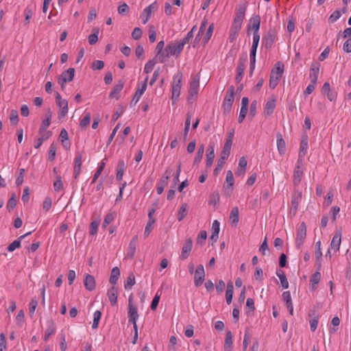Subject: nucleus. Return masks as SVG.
<instances>
[{
  "label": "nucleus",
  "mask_w": 351,
  "mask_h": 351,
  "mask_svg": "<svg viewBox=\"0 0 351 351\" xmlns=\"http://www.w3.org/2000/svg\"><path fill=\"white\" fill-rule=\"evenodd\" d=\"M340 37L343 38H351V27L346 28L343 32H339L337 34V38L339 39Z\"/></svg>",
  "instance_id": "338daca9"
},
{
  "label": "nucleus",
  "mask_w": 351,
  "mask_h": 351,
  "mask_svg": "<svg viewBox=\"0 0 351 351\" xmlns=\"http://www.w3.org/2000/svg\"><path fill=\"white\" fill-rule=\"evenodd\" d=\"M38 306V301L35 298H32L29 304V312L30 316H32L35 312V310Z\"/></svg>",
  "instance_id": "69168bd1"
},
{
  "label": "nucleus",
  "mask_w": 351,
  "mask_h": 351,
  "mask_svg": "<svg viewBox=\"0 0 351 351\" xmlns=\"http://www.w3.org/2000/svg\"><path fill=\"white\" fill-rule=\"evenodd\" d=\"M164 47H165V42L163 40H161L158 43L156 47V52L157 53V56L158 57L160 62L162 58V55L165 54V49L163 51Z\"/></svg>",
  "instance_id": "c03bdc74"
},
{
  "label": "nucleus",
  "mask_w": 351,
  "mask_h": 351,
  "mask_svg": "<svg viewBox=\"0 0 351 351\" xmlns=\"http://www.w3.org/2000/svg\"><path fill=\"white\" fill-rule=\"evenodd\" d=\"M283 71H284V65L280 62H276L274 68L271 70V72H274L276 75H277L280 77H282Z\"/></svg>",
  "instance_id": "37998d69"
},
{
  "label": "nucleus",
  "mask_w": 351,
  "mask_h": 351,
  "mask_svg": "<svg viewBox=\"0 0 351 351\" xmlns=\"http://www.w3.org/2000/svg\"><path fill=\"white\" fill-rule=\"evenodd\" d=\"M276 99L274 96L270 97L267 101L265 107L264 112L267 115L271 114L276 108Z\"/></svg>",
  "instance_id": "aec40b11"
},
{
  "label": "nucleus",
  "mask_w": 351,
  "mask_h": 351,
  "mask_svg": "<svg viewBox=\"0 0 351 351\" xmlns=\"http://www.w3.org/2000/svg\"><path fill=\"white\" fill-rule=\"evenodd\" d=\"M319 72V66L318 64H312L310 69L309 77L311 79V82L313 83H317L318 75Z\"/></svg>",
  "instance_id": "393cba45"
},
{
  "label": "nucleus",
  "mask_w": 351,
  "mask_h": 351,
  "mask_svg": "<svg viewBox=\"0 0 351 351\" xmlns=\"http://www.w3.org/2000/svg\"><path fill=\"white\" fill-rule=\"evenodd\" d=\"M31 234V232H27L22 236H21L20 237H19L18 239H16L14 240L12 243H11L8 246V250L9 252H13L14 251L16 248H19L20 246H21V240L23 239V238H25L26 236L29 235Z\"/></svg>",
  "instance_id": "c756f323"
},
{
  "label": "nucleus",
  "mask_w": 351,
  "mask_h": 351,
  "mask_svg": "<svg viewBox=\"0 0 351 351\" xmlns=\"http://www.w3.org/2000/svg\"><path fill=\"white\" fill-rule=\"evenodd\" d=\"M192 247H193V241H192L191 239H190V238L186 239L184 241L183 246H182L181 254L180 256V258L181 260H185L189 257L190 252L191 251Z\"/></svg>",
  "instance_id": "ddd939ff"
},
{
  "label": "nucleus",
  "mask_w": 351,
  "mask_h": 351,
  "mask_svg": "<svg viewBox=\"0 0 351 351\" xmlns=\"http://www.w3.org/2000/svg\"><path fill=\"white\" fill-rule=\"evenodd\" d=\"M15 322L16 324L19 326H21L23 322H24V312L23 311L21 310L18 312L16 317H15Z\"/></svg>",
  "instance_id": "774afa93"
},
{
  "label": "nucleus",
  "mask_w": 351,
  "mask_h": 351,
  "mask_svg": "<svg viewBox=\"0 0 351 351\" xmlns=\"http://www.w3.org/2000/svg\"><path fill=\"white\" fill-rule=\"evenodd\" d=\"M52 205V200L50 197H46L43 202V209L45 212L49 210Z\"/></svg>",
  "instance_id": "0e129e2a"
},
{
  "label": "nucleus",
  "mask_w": 351,
  "mask_h": 351,
  "mask_svg": "<svg viewBox=\"0 0 351 351\" xmlns=\"http://www.w3.org/2000/svg\"><path fill=\"white\" fill-rule=\"evenodd\" d=\"M234 88L232 86L227 90L224 97L223 106L225 112H229L230 110L234 101Z\"/></svg>",
  "instance_id": "39448f33"
},
{
  "label": "nucleus",
  "mask_w": 351,
  "mask_h": 351,
  "mask_svg": "<svg viewBox=\"0 0 351 351\" xmlns=\"http://www.w3.org/2000/svg\"><path fill=\"white\" fill-rule=\"evenodd\" d=\"M280 77L276 75L274 72H271L269 78V87L271 89H274L278 84V82Z\"/></svg>",
  "instance_id": "a18cd8bd"
},
{
  "label": "nucleus",
  "mask_w": 351,
  "mask_h": 351,
  "mask_svg": "<svg viewBox=\"0 0 351 351\" xmlns=\"http://www.w3.org/2000/svg\"><path fill=\"white\" fill-rule=\"evenodd\" d=\"M214 29V25L211 24L209 25L206 30L205 35L203 37L202 42L204 45H206L210 39Z\"/></svg>",
  "instance_id": "09e8293b"
},
{
  "label": "nucleus",
  "mask_w": 351,
  "mask_h": 351,
  "mask_svg": "<svg viewBox=\"0 0 351 351\" xmlns=\"http://www.w3.org/2000/svg\"><path fill=\"white\" fill-rule=\"evenodd\" d=\"M308 147V137L306 136H303L300 142L298 161H304V156L307 153Z\"/></svg>",
  "instance_id": "4468645a"
},
{
  "label": "nucleus",
  "mask_w": 351,
  "mask_h": 351,
  "mask_svg": "<svg viewBox=\"0 0 351 351\" xmlns=\"http://www.w3.org/2000/svg\"><path fill=\"white\" fill-rule=\"evenodd\" d=\"M135 284V277L133 274H130L124 284L125 289H130Z\"/></svg>",
  "instance_id": "864d4df0"
},
{
  "label": "nucleus",
  "mask_w": 351,
  "mask_h": 351,
  "mask_svg": "<svg viewBox=\"0 0 351 351\" xmlns=\"http://www.w3.org/2000/svg\"><path fill=\"white\" fill-rule=\"evenodd\" d=\"M247 60V55L245 54L243 57H241L239 60L237 68V76H236V81L237 82H240L243 77V73L244 71L245 68V64Z\"/></svg>",
  "instance_id": "2eb2a0df"
},
{
  "label": "nucleus",
  "mask_w": 351,
  "mask_h": 351,
  "mask_svg": "<svg viewBox=\"0 0 351 351\" xmlns=\"http://www.w3.org/2000/svg\"><path fill=\"white\" fill-rule=\"evenodd\" d=\"M171 172L167 170L158 183L156 191L158 194H161L167 185Z\"/></svg>",
  "instance_id": "a211bd4d"
},
{
  "label": "nucleus",
  "mask_w": 351,
  "mask_h": 351,
  "mask_svg": "<svg viewBox=\"0 0 351 351\" xmlns=\"http://www.w3.org/2000/svg\"><path fill=\"white\" fill-rule=\"evenodd\" d=\"M204 145H201L199 146L195 158L194 159V164H198L204 155Z\"/></svg>",
  "instance_id": "603ef678"
},
{
  "label": "nucleus",
  "mask_w": 351,
  "mask_h": 351,
  "mask_svg": "<svg viewBox=\"0 0 351 351\" xmlns=\"http://www.w3.org/2000/svg\"><path fill=\"white\" fill-rule=\"evenodd\" d=\"M99 32V29L98 28H94L93 29V33L89 35L88 38L90 45H94L97 42Z\"/></svg>",
  "instance_id": "79ce46f5"
},
{
  "label": "nucleus",
  "mask_w": 351,
  "mask_h": 351,
  "mask_svg": "<svg viewBox=\"0 0 351 351\" xmlns=\"http://www.w3.org/2000/svg\"><path fill=\"white\" fill-rule=\"evenodd\" d=\"M206 238H207L206 231H205V230L200 231L197 236L196 243L197 245L199 244V245H202L205 243Z\"/></svg>",
  "instance_id": "13d9d810"
},
{
  "label": "nucleus",
  "mask_w": 351,
  "mask_h": 351,
  "mask_svg": "<svg viewBox=\"0 0 351 351\" xmlns=\"http://www.w3.org/2000/svg\"><path fill=\"white\" fill-rule=\"evenodd\" d=\"M156 64V61L154 60H149L144 66V72L146 73H149L153 70L154 66Z\"/></svg>",
  "instance_id": "e2e57ef3"
},
{
  "label": "nucleus",
  "mask_w": 351,
  "mask_h": 351,
  "mask_svg": "<svg viewBox=\"0 0 351 351\" xmlns=\"http://www.w3.org/2000/svg\"><path fill=\"white\" fill-rule=\"evenodd\" d=\"M124 86V82L121 80H119L118 83L114 86V88L110 93L109 97L110 98H116V99H119V93L123 89Z\"/></svg>",
  "instance_id": "b1692460"
},
{
  "label": "nucleus",
  "mask_w": 351,
  "mask_h": 351,
  "mask_svg": "<svg viewBox=\"0 0 351 351\" xmlns=\"http://www.w3.org/2000/svg\"><path fill=\"white\" fill-rule=\"evenodd\" d=\"M91 115L90 112H86L83 119L80 121V126L82 128H85L87 127L90 122Z\"/></svg>",
  "instance_id": "4d7b16f0"
},
{
  "label": "nucleus",
  "mask_w": 351,
  "mask_h": 351,
  "mask_svg": "<svg viewBox=\"0 0 351 351\" xmlns=\"http://www.w3.org/2000/svg\"><path fill=\"white\" fill-rule=\"evenodd\" d=\"M321 279V274L319 271H315L311 277L310 283L312 285V289L316 288V285L319 283Z\"/></svg>",
  "instance_id": "a19ab883"
},
{
  "label": "nucleus",
  "mask_w": 351,
  "mask_h": 351,
  "mask_svg": "<svg viewBox=\"0 0 351 351\" xmlns=\"http://www.w3.org/2000/svg\"><path fill=\"white\" fill-rule=\"evenodd\" d=\"M45 119H44L42 121L41 125L40 126L38 132L39 134H43V132H47V129L49 128V126L51 124V120L52 117V112L50 110V109H48L46 114H45Z\"/></svg>",
  "instance_id": "f3484780"
},
{
  "label": "nucleus",
  "mask_w": 351,
  "mask_h": 351,
  "mask_svg": "<svg viewBox=\"0 0 351 351\" xmlns=\"http://www.w3.org/2000/svg\"><path fill=\"white\" fill-rule=\"evenodd\" d=\"M251 28L254 29V33L258 32L260 28V18L258 16L253 17L251 21Z\"/></svg>",
  "instance_id": "8fccbe9b"
},
{
  "label": "nucleus",
  "mask_w": 351,
  "mask_h": 351,
  "mask_svg": "<svg viewBox=\"0 0 351 351\" xmlns=\"http://www.w3.org/2000/svg\"><path fill=\"white\" fill-rule=\"evenodd\" d=\"M116 217V213L112 211V212H110L109 213H108L105 217H104V221H103V223H102V226L103 228H106L107 226H108L112 221H113L114 220Z\"/></svg>",
  "instance_id": "58836bf2"
},
{
  "label": "nucleus",
  "mask_w": 351,
  "mask_h": 351,
  "mask_svg": "<svg viewBox=\"0 0 351 351\" xmlns=\"http://www.w3.org/2000/svg\"><path fill=\"white\" fill-rule=\"evenodd\" d=\"M239 214L238 207L232 208L230 214V221L232 225H237L238 223L239 220Z\"/></svg>",
  "instance_id": "72a5a7b5"
},
{
  "label": "nucleus",
  "mask_w": 351,
  "mask_h": 351,
  "mask_svg": "<svg viewBox=\"0 0 351 351\" xmlns=\"http://www.w3.org/2000/svg\"><path fill=\"white\" fill-rule=\"evenodd\" d=\"M75 75V69L73 68H69L67 70L62 73V74L58 77V83L60 85L61 88H65L66 82H71Z\"/></svg>",
  "instance_id": "7ed1b4c3"
},
{
  "label": "nucleus",
  "mask_w": 351,
  "mask_h": 351,
  "mask_svg": "<svg viewBox=\"0 0 351 351\" xmlns=\"http://www.w3.org/2000/svg\"><path fill=\"white\" fill-rule=\"evenodd\" d=\"M10 123L13 125H15L17 124L18 121H19V114H18V112L15 110H12L11 112H10Z\"/></svg>",
  "instance_id": "052dcab7"
},
{
  "label": "nucleus",
  "mask_w": 351,
  "mask_h": 351,
  "mask_svg": "<svg viewBox=\"0 0 351 351\" xmlns=\"http://www.w3.org/2000/svg\"><path fill=\"white\" fill-rule=\"evenodd\" d=\"M232 345V336L230 331H228L226 335L224 350L225 351H230Z\"/></svg>",
  "instance_id": "4c0bfd02"
},
{
  "label": "nucleus",
  "mask_w": 351,
  "mask_h": 351,
  "mask_svg": "<svg viewBox=\"0 0 351 351\" xmlns=\"http://www.w3.org/2000/svg\"><path fill=\"white\" fill-rule=\"evenodd\" d=\"M124 162L123 160L119 161L118 163L117 172L116 176V178L118 181L121 180L123 178V176L124 173Z\"/></svg>",
  "instance_id": "49530a36"
},
{
  "label": "nucleus",
  "mask_w": 351,
  "mask_h": 351,
  "mask_svg": "<svg viewBox=\"0 0 351 351\" xmlns=\"http://www.w3.org/2000/svg\"><path fill=\"white\" fill-rule=\"evenodd\" d=\"M243 21L234 19L230 29L239 32L242 26Z\"/></svg>",
  "instance_id": "680f3d73"
},
{
  "label": "nucleus",
  "mask_w": 351,
  "mask_h": 351,
  "mask_svg": "<svg viewBox=\"0 0 351 351\" xmlns=\"http://www.w3.org/2000/svg\"><path fill=\"white\" fill-rule=\"evenodd\" d=\"M277 148L280 155L282 156L285 154L286 151V145L281 134L277 136Z\"/></svg>",
  "instance_id": "2f4dec72"
},
{
  "label": "nucleus",
  "mask_w": 351,
  "mask_h": 351,
  "mask_svg": "<svg viewBox=\"0 0 351 351\" xmlns=\"http://www.w3.org/2000/svg\"><path fill=\"white\" fill-rule=\"evenodd\" d=\"M147 80H148V77H146L145 80L138 85L136 93L131 101V103H130L131 106L136 105L140 100L141 96L143 95V93H145V91L147 89Z\"/></svg>",
  "instance_id": "423d86ee"
},
{
  "label": "nucleus",
  "mask_w": 351,
  "mask_h": 351,
  "mask_svg": "<svg viewBox=\"0 0 351 351\" xmlns=\"http://www.w3.org/2000/svg\"><path fill=\"white\" fill-rule=\"evenodd\" d=\"M341 243V232L340 230H337L332 239L329 248H330L334 252H337L339 250Z\"/></svg>",
  "instance_id": "f8f14e48"
},
{
  "label": "nucleus",
  "mask_w": 351,
  "mask_h": 351,
  "mask_svg": "<svg viewBox=\"0 0 351 351\" xmlns=\"http://www.w3.org/2000/svg\"><path fill=\"white\" fill-rule=\"evenodd\" d=\"M231 142L230 141H226V143L223 145V147L221 152L220 156L228 158L230 154L231 147H232Z\"/></svg>",
  "instance_id": "c9c22d12"
},
{
  "label": "nucleus",
  "mask_w": 351,
  "mask_h": 351,
  "mask_svg": "<svg viewBox=\"0 0 351 351\" xmlns=\"http://www.w3.org/2000/svg\"><path fill=\"white\" fill-rule=\"evenodd\" d=\"M276 275L280 280L282 287L284 289H287L289 287V282L285 272L282 269H278L276 271Z\"/></svg>",
  "instance_id": "f704fd0d"
},
{
  "label": "nucleus",
  "mask_w": 351,
  "mask_h": 351,
  "mask_svg": "<svg viewBox=\"0 0 351 351\" xmlns=\"http://www.w3.org/2000/svg\"><path fill=\"white\" fill-rule=\"evenodd\" d=\"M120 276V270L117 267L112 268L109 281L113 286L117 282Z\"/></svg>",
  "instance_id": "473e14b6"
},
{
  "label": "nucleus",
  "mask_w": 351,
  "mask_h": 351,
  "mask_svg": "<svg viewBox=\"0 0 351 351\" xmlns=\"http://www.w3.org/2000/svg\"><path fill=\"white\" fill-rule=\"evenodd\" d=\"M182 74L180 72L177 73L173 75V82L171 84V99L174 101H176L180 95L181 91V82H182Z\"/></svg>",
  "instance_id": "f03ea898"
},
{
  "label": "nucleus",
  "mask_w": 351,
  "mask_h": 351,
  "mask_svg": "<svg viewBox=\"0 0 351 351\" xmlns=\"http://www.w3.org/2000/svg\"><path fill=\"white\" fill-rule=\"evenodd\" d=\"M233 284L231 281H230L227 284V289L226 291V300L228 304H230L232 302L233 297Z\"/></svg>",
  "instance_id": "7c9ffc66"
},
{
  "label": "nucleus",
  "mask_w": 351,
  "mask_h": 351,
  "mask_svg": "<svg viewBox=\"0 0 351 351\" xmlns=\"http://www.w3.org/2000/svg\"><path fill=\"white\" fill-rule=\"evenodd\" d=\"M82 155L81 153H77L75 158V162H74V177L76 179L78 176L80 175L81 172V167H82Z\"/></svg>",
  "instance_id": "4be33fe9"
},
{
  "label": "nucleus",
  "mask_w": 351,
  "mask_h": 351,
  "mask_svg": "<svg viewBox=\"0 0 351 351\" xmlns=\"http://www.w3.org/2000/svg\"><path fill=\"white\" fill-rule=\"evenodd\" d=\"M188 213V205L186 203H182L178 212V219L182 221L187 215Z\"/></svg>",
  "instance_id": "e433bc0d"
},
{
  "label": "nucleus",
  "mask_w": 351,
  "mask_h": 351,
  "mask_svg": "<svg viewBox=\"0 0 351 351\" xmlns=\"http://www.w3.org/2000/svg\"><path fill=\"white\" fill-rule=\"evenodd\" d=\"M84 285L85 288L89 291H92L95 289L96 283L95 280L93 276L86 274L84 275Z\"/></svg>",
  "instance_id": "412c9836"
},
{
  "label": "nucleus",
  "mask_w": 351,
  "mask_h": 351,
  "mask_svg": "<svg viewBox=\"0 0 351 351\" xmlns=\"http://www.w3.org/2000/svg\"><path fill=\"white\" fill-rule=\"evenodd\" d=\"M315 256L316 258V263L320 264L322 257V252L321 248V241H318L315 243Z\"/></svg>",
  "instance_id": "ea45409f"
},
{
  "label": "nucleus",
  "mask_w": 351,
  "mask_h": 351,
  "mask_svg": "<svg viewBox=\"0 0 351 351\" xmlns=\"http://www.w3.org/2000/svg\"><path fill=\"white\" fill-rule=\"evenodd\" d=\"M56 329V327L54 322L51 319L49 320L47 322V327L45 332V341H47L51 335L55 333Z\"/></svg>",
  "instance_id": "a878e982"
},
{
  "label": "nucleus",
  "mask_w": 351,
  "mask_h": 351,
  "mask_svg": "<svg viewBox=\"0 0 351 351\" xmlns=\"http://www.w3.org/2000/svg\"><path fill=\"white\" fill-rule=\"evenodd\" d=\"M101 317V313L100 311H95L93 314V321L92 324V328L96 329L98 328L99 322Z\"/></svg>",
  "instance_id": "3c124183"
},
{
  "label": "nucleus",
  "mask_w": 351,
  "mask_h": 351,
  "mask_svg": "<svg viewBox=\"0 0 351 351\" xmlns=\"http://www.w3.org/2000/svg\"><path fill=\"white\" fill-rule=\"evenodd\" d=\"M128 302L129 322H131L132 324H135V322H136L138 319L137 308L132 304L131 296L129 298Z\"/></svg>",
  "instance_id": "9b49d317"
},
{
  "label": "nucleus",
  "mask_w": 351,
  "mask_h": 351,
  "mask_svg": "<svg viewBox=\"0 0 351 351\" xmlns=\"http://www.w3.org/2000/svg\"><path fill=\"white\" fill-rule=\"evenodd\" d=\"M206 25H207V19L204 18L202 21L199 32L195 37V40L196 42L199 41L201 39V36L204 33V32L206 29Z\"/></svg>",
  "instance_id": "6e6d98bb"
},
{
  "label": "nucleus",
  "mask_w": 351,
  "mask_h": 351,
  "mask_svg": "<svg viewBox=\"0 0 351 351\" xmlns=\"http://www.w3.org/2000/svg\"><path fill=\"white\" fill-rule=\"evenodd\" d=\"M342 15V12L340 10H336L334 11L328 18V22L330 23H333L336 22Z\"/></svg>",
  "instance_id": "5fc2aeb1"
},
{
  "label": "nucleus",
  "mask_w": 351,
  "mask_h": 351,
  "mask_svg": "<svg viewBox=\"0 0 351 351\" xmlns=\"http://www.w3.org/2000/svg\"><path fill=\"white\" fill-rule=\"evenodd\" d=\"M276 39V35L274 32H269L263 38V43L266 48H270Z\"/></svg>",
  "instance_id": "bb28decb"
},
{
  "label": "nucleus",
  "mask_w": 351,
  "mask_h": 351,
  "mask_svg": "<svg viewBox=\"0 0 351 351\" xmlns=\"http://www.w3.org/2000/svg\"><path fill=\"white\" fill-rule=\"evenodd\" d=\"M215 158V149L213 145H209L206 150V166L210 167Z\"/></svg>",
  "instance_id": "c85d7f7f"
},
{
  "label": "nucleus",
  "mask_w": 351,
  "mask_h": 351,
  "mask_svg": "<svg viewBox=\"0 0 351 351\" xmlns=\"http://www.w3.org/2000/svg\"><path fill=\"white\" fill-rule=\"evenodd\" d=\"M41 136L34 141V147L38 149L43 144V141L49 138L52 134L51 132L47 131L40 134Z\"/></svg>",
  "instance_id": "cd10ccee"
},
{
  "label": "nucleus",
  "mask_w": 351,
  "mask_h": 351,
  "mask_svg": "<svg viewBox=\"0 0 351 351\" xmlns=\"http://www.w3.org/2000/svg\"><path fill=\"white\" fill-rule=\"evenodd\" d=\"M205 278V271L202 265H199L194 273V285L195 287H200Z\"/></svg>",
  "instance_id": "6e6552de"
},
{
  "label": "nucleus",
  "mask_w": 351,
  "mask_h": 351,
  "mask_svg": "<svg viewBox=\"0 0 351 351\" xmlns=\"http://www.w3.org/2000/svg\"><path fill=\"white\" fill-rule=\"evenodd\" d=\"M226 160H227V158H223V157H221V156L219 157V158L217 160V167L214 169V173L215 175H217L221 170V169L223 168V166L225 164Z\"/></svg>",
  "instance_id": "bf43d9fd"
},
{
  "label": "nucleus",
  "mask_w": 351,
  "mask_h": 351,
  "mask_svg": "<svg viewBox=\"0 0 351 351\" xmlns=\"http://www.w3.org/2000/svg\"><path fill=\"white\" fill-rule=\"evenodd\" d=\"M199 87V77L195 76L190 83L189 95L192 97L197 95Z\"/></svg>",
  "instance_id": "6ab92c4d"
},
{
  "label": "nucleus",
  "mask_w": 351,
  "mask_h": 351,
  "mask_svg": "<svg viewBox=\"0 0 351 351\" xmlns=\"http://www.w3.org/2000/svg\"><path fill=\"white\" fill-rule=\"evenodd\" d=\"M234 182L233 173L229 170L226 172V182L223 186V190L226 195H230L232 193Z\"/></svg>",
  "instance_id": "1a4fd4ad"
},
{
  "label": "nucleus",
  "mask_w": 351,
  "mask_h": 351,
  "mask_svg": "<svg viewBox=\"0 0 351 351\" xmlns=\"http://www.w3.org/2000/svg\"><path fill=\"white\" fill-rule=\"evenodd\" d=\"M183 48V43H181L180 40L168 44L165 47V54L162 55V58L160 60V62H165L169 56L178 57L182 51Z\"/></svg>",
  "instance_id": "f257e3e1"
},
{
  "label": "nucleus",
  "mask_w": 351,
  "mask_h": 351,
  "mask_svg": "<svg viewBox=\"0 0 351 351\" xmlns=\"http://www.w3.org/2000/svg\"><path fill=\"white\" fill-rule=\"evenodd\" d=\"M306 236V228L304 222H302L298 228L297 231V235L295 239V246L297 248L300 249L301 246L303 245L304 239Z\"/></svg>",
  "instance_id": "0eeeda50"
},
{
  "label": "nucleus",
  "mask_w": 351,
  "mask_h": 351,
  "mask_svg": "<svg viewBox=\"0 0 351 351\" xmlns=\"http://www.w3.org/2000/svg\"><path fill=\"white\" fill-rule=\"evenodd\" d=\"M56 102L57 106L60 108L68 107L67 100L62 99L58 93L56 95Z\"/></svg>",
  "instance_id": "de8ad7c7"
},
{
  "label": "nucleus",
  "mask_w": 351,
  "mask_h": 351,
  "mask_svg": "<svg viewBox=\"0 0 351 351\" xmlns=\"http://www.w3.org/2000/svg\"><path fill=\"white\" fill-rule=\"evenodd\" d=\"M157 3L156 2L149 5L147 7H146L143 12L141 14V19L142 21L143 24H146L147 21H149L152 12L154 10H156L157 9Z\"/></svg>",
  "instance_id": "9d476101"
},
{
  "label": "nucleus",
  "mask_w": 351,
  "mask_h": 351,
  "mask_svg": "<svg viewBox=\"0 0 351 351\" xmlns=\"http://www.w3.org/2000/svg\"><path fill=\"white\" fill-rule=\"evenodd\" d=\"M304 176V165L303 162L298 161L293 170V184L298 186L300 184Z\"/></svg>",
  "instance_id": "20e7f679"
},
{
  "label": "nucleus",
  "mask_w": 351,
  "mask_h": 351,
  "mask_svg": "<svg viewBox=\"0 0 351 351\" xmlns=\"http://www.w3.org/2000/svg\"><path fill=\"white\" fill-rule=\"evenodd\" d=\"M107 295L112 306H116L117 304L118 290L112 286L108 290Z\"/></svg>",
  "instance_id": "5701e85b"
},
{
  "label": "nucleus",
  "mask_w": 351,
  "mask_h": 351,
  "mask_svg": "<svg viewBox=\"0 0 351 351\" xmlns=\"http://www.w3.org/2000/svg\"><path fill=\"white\" fill-rule=\"evenodd\" d=\"M302 198V192L298 190H295L292 195L291 197V211H293L295 214L298 210L299 203Z\"/></svg>",
  "instance_id": "dca6fc26"
}]
</instances>
